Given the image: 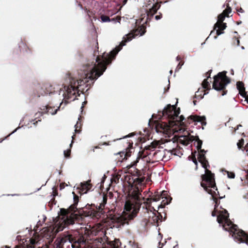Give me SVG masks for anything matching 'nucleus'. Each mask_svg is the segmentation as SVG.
I'll list each match as a JSON object with an SVG mask.
<instances>
[{"label": "nucleus", "mask_w": 248, "mask_h": 248, "mask_svg": "<svg viewBox=\"0 0 248 248\" xmlns=\"http://www.w3.org/2000/svg\"><path fill=\"white\" fill-rule=\"evenodd\" d=\"M91 180L83 183H81L80 185L77 187L78 192L81 194L86 193L92 187V184L90 183Z\"/></svg>", "instance_id": "nucleus-16"}, {"label": "nucleus", "mask_w": 248, "mask_h": 248, "mask_svg": "<svg viewBox=\"0 0 248 248\" xmlns=\"http://www.w3.org/2000/svg\"><path fill=\"white\" fill-rule=\"evenodd\" d=\"M74 136H75V135H73V136H72V139H73V140H72V142H71V144H70V148H71V147H72V144H73V140H74Z\"/></svg>", "instance_id": "nucleus-54"}, {"label": "nucleus", "mask_w": 248, "mask_h": 248, "mask_svg": "<svg viewBox=\"0 0 248 248\" xmlns=\"http://www.w3.org/2000/svg\"><path fill=\"white\" fill-rule=\"evenodd\" d=\"M180 108H176L175 105L169 104L162 111V119H166L170 126H174V120L178 118Z\"/></svg>", "instance_id": "nucleus-11"}, {"label": "nucleus", "mask_w": 248, "mask_h": 248, "mask_svg": "<svg viewBox=\"0 0 248 248\" xmlns=\"http://www.w3.org/2000/svg\"><path fill=\"white\" fill-rule=\"evenodd\" d=\"M212 71V70H210L205 73V76L206 77L207 79L210 78V75Z\"/></svg>", "instance_id": "nucleus-40"}, {"label": "nucleus", "mask_w": 248, "mask_h": 248, "mask_svg": "<svg viewBox=\"0 0 248 248\" xmlns=\"http://www.w3.org/2000/svg\"><path fill=\"white\" fill-rule=\"evenodd\" d=\"M162 17V15L161 13H159V15H156L155 16V19L157 20L161 19Z\"/></svg>", "instance_id": "nucleus-43"}, {"label": "nucleus", "mask_w": 248, "mask_h": 248, "mask_svg": "<svg viewBox=\"0 0 248 248\" xmlns=\"http://www.w3.org/2000/svg\"><path fill=\"white\" fill-rule=\"evenodd\" d=\"M95 47H96V48H97L96 51H97L99 53V50H98L99 47H98V43L97 42V40H96V45L95 46Z\"/></svg>", "instance_id": "nucleus-53"}, {"label": "nucleus", "mask_w": 248, "mask_h": 248, "mask_svg": "<svg viewBox=\"0 0 248 248\" xmlns=\"http://www.w3.org/2000/svg\"><path fill=\"white\" fill-rule=\"evenodd\" d=\"M207 78L204 79L202 82V86L203 89L206 90L210 89V84L207 80Z\"/></svg>", "instance_id": "nucleus-29"}, {"label": "nucleus", "mask_w": 248, "mask_h": 248, "mask_svg": "<svg viewBox=\"0 0 248 248\" xmlns=\"http://www.w3.org/2000/svg\"><path fill=\"white\" fill-rule=\"evenodd\" d=\"M192 161L194 163V164L196 165V170L198 169V162L197 161L195 155L194 154L192 155Z\"/></svg>", "instance_id": "nucleus-36"}, {"label": "nucleus", "mask_w": 248, "mask_h": 248, "mask_svg": "<svg viewBox=\"0 0 248 248\" xmlns=\"http://www.w3.org/2000/svg\"><path fill=\"white\" fill-rule=\"evenodd\" d=\"M160 196L161 199H165V198H171L170 195H168V191L166 190H163L162 191L161 193L160 194Z\"/></svg>", "instance_id": "nucleus-30"}, {"label": "nucleus", "mask_w": 248, "mask_h": 248, "mask_svg": "<svg viewBox=\"0 0 248 248\" xmlns=\"http://www.w3.org/2000/svg\"><path fill=\"white\" fill-rule=\"evenodd\" d=\"M41 119H38V121H36L35 123H33V124H36V123H37V122H38V121H41Z\"/></svg>", "instance_id": "nucleus-60"}, {"label": "nucleus", "mask_w": 248, "mask_h": 248, "mask_svg": "<svg viewBox=\"0 0 248 248\" xmlns=\"http://www.w3.org/2000/svg\"><path fill=\"white\" fill-rule=\"evenodd\" d=\"M138 177L133 180V185L131 186H133L134 185H140L145 180V177L144 176L140 177L142 175V173L140 171L137 172Z\"/></svg>", "instance_id": "nucleus-22"}, {"label": "nucleus", "mask_w": 248, "mask_h": 248, "mask_svg": "<svg viewBox=\"0 0 248 248\" xmlns=\"http://www.w3.org/2000/svg\"><path fill=\"white\" fill-rule=\"evenodd\" d=\"M100 147H99V146H94V149H97V148H99Z\"/></svg>", "instance_id": "nucleus-63"}, {"label": "nucleus", "mask_w": 248, "mask_h": 248, "mask_svg": "<svg viewBox=\"0 0 248 248\" xmlns=\"http://www.w3.org/2000/svg\"><path fill=\"white\" fill-rule=\"evenodd\" d=\"M240 126H242V125H241V124H239V125H238L237 126L236 128H235V130H236L238 129L239 127H240Z\"/></svg>", "instance_id": "nucleus-57"}, {"label": "nucleus", "mask_w": 248, "mask_h": 248, "mask_svg": "<svg viewBox=\"0 0 248 248\" xmlns=\"http://www.w3.org/2000/svg\"><path fill=\"white\" fill-rule=\"evenodd\" d=\"M107 176L105 174H104L101 179V182L98 183L95 187L97 189L99 194L98 197H96V198H98V200L99 202V205H97L95 209H94V218H99L102 216H105V212L104 211V209L108 200V195L107 192L106 191H103V190L104 189L103 184Z\"/></svg>", "instance_id": "nucleus-8"}, {"label": "nucleus", "mask_w": 248, "mask_h": 248, "mask_svg": "<svg viewBox=\"0 0 248 248\" xmlns=\"http://www.w3.org/2000/svg\"><path fill=\"white\" fill-rule=\"evenodd\" d=\"M241 23H242V22H241V21H237V25H239V24H240Z\"/></svg>", "instance_id": "nucleus-62"}, {"label": "nucleus", "mask_w": 248, "mask_h": 248, "mask_svg": "<svg viewBox=\"0 0 248 248\" xmlns=\"http://www.w3.org/2000/svg\"><path fill=\"white\" fill-rule=\"evenodd\" d=\"M120 176L119 175H116L111 179V182L114 183L115 184H117L119 181Z\"/></svg>", "instance_id": "nucleus-35"}, {"label": "nucleus", "mask_w": 248, "mask_h": 248, "mask_svg": "<svg viewBox=\"0 0 248 248\" xmlns=\"http://www.w3.org/2000/svg\"><path fill=\"white\" fill-rule=\"evenodd\" d=\"M146 32V27L142 25L137 29L133 30L131 32L126 35L127 39L122 41L120 44L112 49L109 53H103L102 55H98L96 59V64L94 63V82L105 71L107 66L110 64L112 61L116 58L117 54L125 45L127 41L131 40L135 36L143 35Z\"/></svg>", "instance_id": "nucleus-1"}, {"label": "nucleus", "mask_w": 248, "mask_h": 248, "mask_svg": "<svg viewBox=\"0 0 248 248\" xmlns=\"http://www.w3.org/2000/svg\"><path fill=\"white\" fill-rule=\"evenodd\" d=\"M19 47L20 48H22V47H24L25 49H29V48L27 46V45L23 42L22 41H21L20 43L19 44ZM21 48H20V50L21 51Z\"/></svg>", "instance_id": "nucleus-37"}, {"label": "nucleus", "mask_w": 248, "mask_h": 248, "mask_svg": "<svg viewBox=\"0 0 248 248\" xmlns=\"http://www.w3.org/2000/svg\"><path fill=\"white\" fill-rule=\"evenodd\" d=\"M74 196V203L71 205L67 209L62 208L60 210L61 215L66 217V219L63 221L64 225H69L75 223V221L78 219V214H75L78 212L80 214V217H93V210L92 209L91 205H86L81 209L77 208V205L79 201V197L74 192H72Z\"/></svg>", "instance_id": "nucleus-5"}, {"label": "nucleus", "mask_w": 248, "mask_h": 248, "mask_svg": "<svg viewBox=\"0 0 248 248\" xmlns=\"http://www.w3.org/2000/svg\"><path fill=\"white\" fill-rule=\"evenodd\" d=\"M215 177L214 173H212L211 170L206 169V174L201 175L202 181L201 182V186L205 191L211 195L212 199L215 202V208L216 209L217 208L220 201L217 198L219 194L216 186Z\"/></svg>", "instance_id": "nucleus-7"}, {"label": "nucleus", "mask_w": 248, "mask_h": 248, "mask_svg": "<svg viewBox=\"0 0 248 248\" xmlns=\"http://www.w3.org/2000/svg\"><path fill=\"white\" fill-rule=\"evenodd\" d=\"M196 140L197 142V150L201 149V148H202V140H200L198 137H196Z\"/></svg>", "instance_id": "nucleus-32"}, {"label": "nucleus", "mask_w": 248, "mask_h": 248, "mask_svg": "<svg viewBox=\"0 0 248 248\" xmlns=\"http://www.w3.org/2000/svg\"><path fill=\"white\" fill-rule=\"evenodd\" d=\"M158 153H161V151L159 150H158L157 151L155 152L154 153V156L157 155Z\"/></svg>", "instance_id": "nucleus-52"}, {"label": "nucleus", "mask_w": 248, "mask_h": 248, "mask_svg": "<svg viewBox=\"0 0 248 248\" xmlns=\"http://www.w3.org/2000/svg\"><path fill=\"white\" fill-rule=\"evenodd\" d=\"M58 194V190L56 188H55L53 190V195L54 197L57 196Z\"/></svg>", "instance_id": "nucleus-41"}, {"label": "nucleus", "mask_w": 248, "mask_h": 248, "mask_svg": "<svg viewBox=\"0 0 248 248\" xmlns=\"http://www.w3.org/2000/svg\"><path fill=\"white\" fill-rule=\"evenodd\" d=\"M109 142H104L102 145H110Z\"/></svg>", "instance_id": "nucleus-55"}, {"label": "nucleus", "mask_w": 248, "mask_h": 248, "mask_svg": "<svg viewBox=\"0 0 248 248\" xmlns=\"http://www.w3.org/2000/svg\"><path fill=\"white\" fill-rule=\"evenodd\" d=\"M244 140L243 139H241L239 141L237 142V146L238 148L241 149L244 145Z\"/></svg>", "instance_id": "nucleus-34"}, {"label": "nucleus", "mask_w": 248, "mask_h": 248, "mask_svg": "<svg viewBox=\"0 0 248 248\" xmlns=\"http://www.w3.org/2000/svg\"><path fill=\"white\" fill-rule=\"evenodd\" d=\"M176 149H173L171 151V154H173L174 155H176Z\"/></svg>", "instance_id": "nucleus-49"}, {"label": "nucleus", "mask_w": 248, "mask_h": 248, "mask_svg": "<svg viewBox=\"0 0 248 248\" xmlns=\"http://www.w3.org/2000/svg\"><path fill=\"white\" fill-rule=\"evenodd\" d=\"M232 12V9L229 5H227L226 8L223 11V13L227 16V17L229 16V14Z\"/></svg>", "instance_id": "nucleus-31"}, {"label": "nucleus", "mask_w": 248, "mask_h": 248, "mask_svg": "<svg viewBox=\"0 0 248 248\" xmlns=\"http://www.w3.org/2000/svg\"><path fill=\"white\" fill-rule=\"evenodd\" d=\"M94 235H96V233L97 232L101 231L103 228V224L101 223H97L96 224H94Z\"/></svg>", "instance_id": "nucleus-27"}, {"label": "nucleus", "mask_w": 248, "mask_h": 248, "mask_svg": "<svg viewBox=\"0 0 248 248\" xmlns=\"http://www.w3.org/2000/svg\"><path fill=\"white\" fill-rule=\"evenodd\" d=\"M236 10L239 13H243L244 12V10L241 7L238 9H237Z\"/></svg>", "instance_id": "nucleus-48"}, {"label": "nucleus", "mask_w": 248, "mask_h": 248, "mask_svg": "<svg viewBox=\"0 0 248 248\" xmlns=\"http://www.w3.org/2000/svg\"><path fill=\"white\" fill-rule=\"evenodd\" d=\"M11 135V134H9L8 135H7V136L5 137L4 138H2L0 140V143H1V142H2L4 140H5V139H6L8 137H9L10 135Z\"/></svg>", "instance_id": "nucleus-47"}, {"label": "nucleus", "mask_w": 248, "mask_h": 248, "mask_svg": "<svg viewBox=\"0 0 248 248\" xmlns=\"http://www.w3.org/2000/svg\"><path fill=\"white\" fill-rule=\"evenodd\" d=\"M227 16L224 14L223 12L218 16L217 21V25H218L219 23H224L223 21Z\"/></svg>", "instance_id": "nucleus-28"}, {"label": "nucleus", "mask_w": 248, "mask_h": 248, "mask_svg": "<svg viewBox=\"0 0 248 248\" xmlns=\"http://www.w3.org/2000/svg\"><path fill=\"white\" fill-rule=\"evenodd\" d=\"M226 27L227 25L226 23H219V24L217 25V23H216L214 25V29H216L217 28H218V29L217 30V35H219L222 33H223V31H222L225 30Z\"/></svg>", "instance_id": "nucleus-21"}, {"label": "nucleus", "mask_w": 248, "mask_h": 248, "mask_svg": "<svg viewBox=\"0 0 248 248\" xmlns=\"http://www.w3.org/2000/svg\"><path fill=\"white\" fill-rule=\"evenodd\" d=\"M101 235H102L103 236H104V235H105V233H104V231H101Z\"/></svg>", "instance_id": "nucleus-61"}, {"label": "nucleus", "mask_w": 248, "mask_h": 248, "mask_svg": "<svg viewBox=\"0 0 248 248\" xmlns=\"http://www.w3.org/2000/svg\"><path fill=\"white\" fill-rule=\"evenodd\" d=\"M59 108L60 107L58 108L55 109L54 107H51L49 105L46 106L45 107H44L43 108H41L42 110V111H39L35 113V118L34 120L42 116L44 114H51L52 115H54L56 114L58 109H59Z\"/></svg>", "instance_id": "nucleus-14"}, {"label": "nucleus", "mask_w": 248, "mask_h": 248, "mask_svg": "<svg viewBox=\"0 0 248 248\" xmlns=\"http://www.w3.org/2000/svg\"><path fill=\"white\" fill-rule=\"evenodd\" d=\"M144 205L148 215L147 216H146L148 218L144 219L146 220V225L150 224L158 226V221L160 220L162 222L163 220V217L161 212H158V210H156L154 207H152L150 204V202H145Z\"/></svg>", "instance_id": "nucleus-10"}, {"label": "nucleus", "mask_w": 248, "mask_h": 248, "mask_svg": "<svg viewBox=\"0 0 248 248\" xmlns=\"http://www.w3.org/2000/svg\"><path fill=\"white\" fill-rule=\"evenodd\" d=\"M71 154V149H68L64 151V156L66 158L69 157Z\"/></svg>", "instance_id": "nucleus-38"}, {"label": "nucleus", "mask_w": 248, "mask_h": 248, "mask_svg": "<svg viewBox=\"0 0 248 248\" xmlns=\"http://www.w3.org/2000/svg\"><path fill=\"white\" fill-rule=\"evenodd\" d=\"M236 87L240 94L243 97H245L247 95V92L245 91L244 83L242 81H238L236 83Z\"/></svg>", "instance_id": "nucleus-20"}, {"label": "nucleus", "mask_w": 248, "mask_h": 248, "mask_svg": "<svg viewBox=\"0 0 248 248\" xmlns=\"http://www.w3.org/2000/svg\"><path fill=\"white\" fill-rule=\"evenodd\" d=\"M150 180H151V178H150V177H148V178H147L146 179V182H149V181H150Z\"/></svg>", "instance_id": "nucleus-58"}, {"label": "nucleus", "mask_w": 248, "mask_h": 248, "mask_svg": "<svg viewBox=\"0 0 248 248\" xmlns=\"http://www.w3.org/2000/svg\"><path fill=\"white\" fill-rule=\"evenodd\" d=\"M160 7V4L158 3H156L154 4L152 7L147 11V16L148 17H153V16L156 13L157 10Z\"/></svg>", "instance_id": "nucleus-19"}, {"label": "nucleus", "mask_w": 248, "mask_h": 248, "mask_svg": "<svg viewBox=\"0 0 248 248\" xmlns=\"http://www.w3.org/2000/svg\"><path fill=\"white\" fill-rule=\"evenodd\" d=\"M226 74L227 72L224 71L219 72L214 77L213 88L217 91H222V95L226 94L227 90L226 89V86L231 82Z\"/></svg>", "instance_id": "nucleus-9"}, {"label": "nucleus", "mask_w": 248, "mask_h": 248, "mask_svg": "<svg viewBox=\"0 0 248 248\" xmlns=\"http://www.w3.org/2000/svg\"><path fill=\"white\" fill-rule=\"evenodd\" d=\"M93 228V227L89 230L86 228L85 230L86 236L80 235L76 237L71 234H67L58 237L54 243V248H63L64 243L69 241L72 243L73 248H93V240L92 238Z\"/></svg>", "instance_id": "nucleus-4"}, {"label": "nucleus", "mask_w": 248, "mask_h": 248, "mask_svg": "<svg viewBox=\"0 0 248 248\" xmlns=\"http://www.w3.org/2000/svg\"><path fill=\"white\" fill-rule=\"evenodd\" d=\"M141 195V191L138 186H136L135 189L129 194V200L125 202L124 209L130 212L128 216L129 219H133L137 216L142 203L144 204L145 202H150L151 205L152 201L157 202L161 199L160 194L158 192H155L152 198L146 199V201L144 198L140 197ZM144 207L145 205H143V208H144Z\"/></svg>", "instance_id": "nucleus-3"}, {"label": "nucleus", "mask_w": 248, "mask_h": 248, "mask_svg": "<svg viewBox=\"0 0 248 248\" xmlns=\"http://www.w3.org/2000/svg\"><path fill=\"white\" fill-rule=\"evenodd\" d=\"M65 186H66V184L65 183L60 184V189H63L65 187Z\"/></svg>", "instance_id": "nucleus-45"}, {"label": "nucleus", "mask_w": 248, "mask_h": 248, "mask_svg": "<svg viewBox=\"0 0 248 248\" xmlns=\"http://www.w3.org/2000/svg\"><path fill=\"white\" fill-rule=\"evenodd\" d=\"M128 146L124 151H123L116 154V160L118 162H122L123 161L127 159V157L131 156L132 153L133 152L134 148L133 147V141H128L127 142Z\"/></svg>", "instance_id": "nucleus-12"}, {"label": "nucleus", "mask_w": 248, "mask_h": 248, "mask_svg": "<svg viewBox=\"0 0 248 248\" xmlns=\"http://www.w3.org/2000/svg\"><path fill=\"white\" fill-rule=\"evenodd\" d=\"M101 19L102 22H108L110 21H114L115 22L117 21L118 22H120L121 21V17L119 16H117L116 18H112L110 19V18L107 16L102 15L101 16Z\"/></svg>", "instance_id": "nucleus-23"}, {"label": "nucleus", "mask_w": 248, "mask_h": 248, "mask_svg": "<svg viewBox=\"0 0 248 248\" xmlns=\"http://www.w3.org/2000/svg\"><path fill=\"white\" fill-rule=\"evenodd\" d=\"M228 176L230 178H234L235 177V174L232 172L227 171Z\"/></svg>", "instance_id": "nucleus-39"}, {"label": "nucleus", "mask_w": 248, "mask_h": 248, "mask_svg": "<svg viewBox=\"0 0 248 248\" xmlns=\"http://www.w3.org/2000/svg\"><path fill=\"white\" fill-rule=\"evenodd\" d=\"M198 93H199V92H197L196 93V94H195V96H196V97H197V96H200V98H201V99L203 97V95H204V94H203V95H202V94L199 95V94H198Z\"/></svg>", "instance_id": "nucleus-51"}, {"label": "nucleus", "mask_w": 248, "mask_h": 248, "mask_svg": "<svg viewBox=\"0 0 248 248\" xmlns=\"http://www.w3.org/2000/svg\"><path fill=\"white\" fill-rule=\"evenodd\" d=\"M206 118L205 116L191 115L188 117L186 122L190 124L193 122H201L202 125L206 124Z\"/></svg>", "instance_id": "nucleus-17"}, {"label": "nucleus", "mask_w": 248, "mask_h": 248, "mask_svg": "<svg viewBox=\"0 0 248 248\" xmlns=\"http://www.w3.org/2000/svg\"><path fill=\"white\" fill-rule=\"evenodd\" d=\"M159 145V142L158 141H154L150 145L145 146L144 151L139 152V157H145L149 155L150 153H148V151H154L155 149Z\"/></svg>", "instance_id": "nucleus-15"}, {"label": "nucleus", "mask_w": 248, "mask_h": 248, "mask_svg": "<svg viewBox=\"0 0 248 248\" xmlns=\"http://www.w3.org/2000/svg\"><path fill=\"white\" fill-rule=\"evenodd\" d=\"M85 10L86 12L87 16H88L87 20H88L90 26L91 27H92V26H93V19H92V17L93 16V12L90 10H87V8H86Z\"/></svg>", "instance_id": "nucleus-25"}, {"label": "nucleus", "mask_w": 248, "mask_h": 248, "mask_svg": "<svg viewBox=\"0 0 248 248\" xmlns=\"http://www.w3.org/2000/svg\"><path fill=\"white\" fill-rule=\"evenodd\" d=\"M79 79H75L73 77L71 73L68 72L66 75V80L69 82V85L67 88L68 94L75 95L79 91L83 92L84 90L82 86L88 82V79L93 80V65L88 64L83 65L82 69L78 71Z\"/></svg>", "instance_id": "nucleus-2"}, {"label": "nucleus", "mask_w": 248, "mask_h": 248, "mask_svg": "<svg viewBox=\"0 0 248 248\" xmlns=\"http://www.w3.org/2000/svg\"><path fill=\"white\" fill-rule=\"evenodd\" d=\"M183 63H184V62H180L178 63V64L176 67V69L178 70H179L181 68V66L183 65Z\"/></svg>", "instance_id": "nucleus-42"}, {"label": "nucleus", "mask_w": 248, "mask_h": 248, "mask_svg": "<svg viewBox=\"0 0 248 248\" xmlns=\"http://www.w3.org/2000/svg\"><path fill=\"white\" fill-rule=\"evenodd\" d=\"M40 94L38 95V97H40V95H45L46 94H47L48 93L47 92H46L44 91V89L43 87L40 88L39 89Z\"/></svg>", "instance_id": "nucleus-33"}, {"label": "nucleus", "mask_w": 248, "mask_h": 248, "mask_svg": "<svg viewBox=\"0 0 248 248\" xmlns=\"http://www.w3.org/2000/svg\"><path fill=\"white\" fill-rule=\"evenodd\" d=\"M181 58L180 56H177V58H176V59H177V61H179L180 60Z\"/></svg>", "instance_id": "nucleus-59"}, {"label": "nucleus", "mask_w": 248, "mask_h": 248, "mask_svg": "<svg viewBox=\"0 0 248 248\" xmlns=\"http://www.w3.org/2000/svg\"><path fill=\"white\" fill-rule=\"evenodd\" d=\"M199 151V153L198 154V159L199 162L201 163L202 167L205 169V173L206 174V169L209 170V168L210 166L209 164L208 160H207L204 153H206V151L204 149L198 150Z\"/></svg>", "instance_id": "nucleus-13"}, {"label": "nucleus", "mask_w": 248, "mask_h": 248, "mask_svg": "<svg viewBox=\"0 0 248 248\" xmlns=\"http://www.w3.org/2000/svg\"><path fill=\"white\" fill-rule=\"evenodd\" d=\"M217 209H215V208H214V210L212 212V216L213 217H215L217 215Z\"/></svg>", "instance_id": "nucleus-44"}, {"label": "nucleus", "mask_w": 248, "mask_h": 248, "mask_svg": "<svg viewBox=\"0 0 248 248\" xmlns=\"http://www.w3.org/2000/svg\"><path fill=\"white\" fill-rule=\"evenodd\" d=\"M76 126V129H75V132L76 133H79L80 130H78V123H77L76 124V125H75Z\"/></svg>", "instance_id": "nucleus-50"}, {"label": "nucleus", "mask_w": 248, "mask_h": 248, "mask_svg": "<svg viewBox=\"0 0 248 248\" xmlns=\"http://www.w3.org/2000/svg\"><path fill=\"white\" fill-rule=\"evenodd\" d=\"M217 221L219 224H222L223 229L228 231L236 241L248 245V234L239 229L236 225L233 224L229 218V213L226 210L217 216Z\"/></svg>", "instance_id": "nucleus-6"}, {"label": "nucleus", "mask_w": 248, "mask_h": 248, "mask_svg": "<svg viewBox=\"0 0 248 248\" xmlns=\"http://www.w3.org/2000/svg\"><path fill=\"white\" fill-rule=\"evenodd\" d=\"M185 120V117L183 115H181L180 117L178 116V118L177 119H175L174 121L175 122L174 125H185L184 122L183 121Z\"/></svg>", "instance_id": "nucleus-26"}, {"label": "nucleus", "mask_w": 248, "mask_h": 248, "mask_svg": "<svg viewBox=\"0 0 248 248\" xmlns=\"http://www.w3.org/2000/svg\"><path fill=\"white\" fill-rule=\"evenodd\" d=\"M135 134V133H131L127 135H126L124 137V138H128V137H130L131 136H133V135H134Z\"/></svg>", "instance_id": "nucleus-46"}, {"label": "nucleus", "mask_w": 248, "mask_h": 248, "mask_svg": "<svg viewBox=\"0 0 248 248\" xmlns=\"http://www.w3.org/2000/svg\"><path fill=\"white\" fill-rule=\"evenodd\" d=\"M245 97L246 98V99L248 100V95H247L246 96H245Z\"/></svg>", "instance_id": "nucleus-64"}, {"label": "nucleus", "mask_w": 248, "mask_h": 248, "mask_svg": "<svg viewBox=\"0 0 248 248\" xmlns=\"http://www.w3.org/2000/svg\"><path fill=\"white\" fill-rule=\"evenodd\" d=\"M155 128L156 130V131L157 132H164L165 130H167L169 127H173V126H170L169 124V122L167 121V122H158L157 121H155Z\"/></svg>", "instance_id": "nucleus-18"}, {"label": "nucleus", "mask_w": 248, "mask_h": 248, "mask_svg": "<svg viewBox=\"0 0 248 248\" xmlns=\"http://www.w3.org/2000/svg\"><path fill=\"white\" fill-rule=\"evenodd\" d=\"M240 126H242V125H241V124H239V125H238L237 126L236 128H235V130H236L238 129L239 127H240Z\"/></svg>", "instance_id": "nucleus-56"}, {"label": "nucleus", "mask_w": 248, "mask_h": 248, "mask_svg": "<svg viewBox=\"0 0 248 248\" xmlns=\"http://www.w3.org/2000/svg\"><path fill=\"white\" fill-rule=\"evenodd\" d=\"M172 200L171 198H165L161 202V204L158 206V209H163L165 207L166 205L169 204Z\"/></svg>", "instance_id": "nucleus-24"}]
</instances>
